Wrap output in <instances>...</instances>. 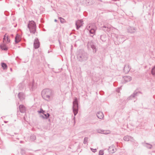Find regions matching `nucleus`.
<instances>
[{"mask_svg":"<svg viewBox=\"0 0 155 155\" xmlns=\"http://www.w3.org/2000/svg\"><path fill=\"white\" fill-rule=\"evenodd\" d=\"M78 60L80 62L87 61L88 58L87 54L82 50H80L78 52L77 54Z\"/></svg>","mask_w":155,"mask_h":155,"instance_id":"1","label":"nucleus"},{"mask_svg":"<svg viewBox=\"0 0 155 155\" xmlns=\"http://www.w3.org/2000/svg\"><path fill=\"white\" fill-rule=\"evenodd\" d=\"M52 91L49 89H45L41 92V96L43 98L47 101L50 100L51 96L52 95Z\"/></svg>","mask_w":155,"mask_h":155,"instance_id":"2","label":"nucleus"},{"mask_svg":"<svg viewBox=\"0 0 155 155\" xmlns=\"http://www.w3.org/2000/svg\"><path fill=\"white\" fill-rule=\"evenodd\" d=\"M28 27L31 33L33 34H35L36 31V23L34 21H30L28 25Z\"/></svg>","mask_w":155,"mask_h":155,"instance_id":"3","label":"nucleus"},{"mask_svg":"<svg viewBox=\"0 0 155 155\" xmlns=\"http://www.w3.org/2000/svg\"><path fill=\"white\" fill-rule=\"evenodd\" d=\"M73 111L74 116H76L78 111V103L77 98L75 97L73 102Z\"/></svg>","mask_w":155,"mask_h":155,"instance_id":"4","label":"nucleus"},{"mask_svg":"<svg viewBox=\"0 0 155 155\" xmlns=\"http://www.w3.org/2000/svg\"><path fill=\"white\" fill-rule=\"evenodd\" d=\"M87 29L88 30L90 34H93V35H91V37L95 34L97 28L95 24L93 23L88 25L86 27Z\"/></svg>","mask_w":155,"mask_h":155,"instance_id":"5","label":"nucleus"},{"mask_svg":"<svg viewBox=\"0 0 155 155\" xmlns=\"http://www.w3.org/2000/svg\"><path fill=\"white\" fill-rule=\"evenodd\" d=\"M87 47L88 49L91 48L93 49V52L94 53H96L97 50V48L95 45V43L92 41H90L88 42Z\"/></svg>","mask_w":155,"mask_h":155,"instance_id":"6","label":"nucleus"},{"mask_svg":"<svg viewBox=\"0 0 155 155\" xmlns=\"http://www.w3.org/2000/svg\"><path fill=\"white\" fill-rule=\"evenodd\" d=\"M139 94H142V93L140 91H137V90H135L134 91V93L127 98V100H132L133 98L138 96Z\"/></svg>","mask_w":155,"mask_h":155,"instance_id":"7","label":"nucleus"},{"mask_svg":"<svg viewBox=\"0 0 155 155\" xmlns=\"http://www.w3.org/2000/svg\"><path fill=\"white\" fill-rule=\"evenodd\" d=\"M40 43L38 38H35L34 42V47L35 49H37L40 47Z\"/></svg>","mask_w":155,"mask_h":155,"instance_id":"8","label":"nucleus"},{"mask_svg":"<svg viewBox=\"0 0 155 155\" xmlns=\"http://www.w3.org/2000/svg\"><path fill=\"white\" fill-rule=\"evenodd\" d=\"M83 21L81 20H78L76 22L75 25L77 30H78L83 25Z\"/></svg>","mask_w":155,"mask_h":155,"instance_id":"9","label":"nucleus"},{"mask_svg":"<svg viewBox=\"0 0 155 155\" xmlns=\"http://www.w3.org/2000/svg\"><path fill=\"white\" fill-rule=\"evenodd\" d=\"M18 97L21 101H22L25 99V95L23 92H19L18 94Z\"/></svg>","mask_w":155,"mask_h":155,"instance_id":"10","label":"nucleus"},{"mask_svg":"<svg viewBox=\"0 0 155 155\" xmlns=\"http://www.w3.org/2000/svg\"><path fill=\"white\" fill-rule=\"evenodd\" d=\"M19 110L20 112L22 113H24L25 111V107L22 104L20 105L19 106Z\"/></svg>","mask_w":155,"mask_h":155,"instance_id":"11","label":"nucleus"},{"mask_svg":"<svg viewBox=\"0 0 155 155\" xmlns=\"http://www.w3.org/2000/svg\"><path fill=\"white\" fill-rule=\"evenodd\" d=\"M125 83L130 81L132 80L131 77L130 76H125L123 77Z\"/></svg>","mask_w":155,"mask_h":155,"instance_id":"12","label":"nucleus"},{"mask_svg":"<svg viewBox=\"0 0 155 155\" xmlns=\"http://www.w3.org/2000/svg\"><path fill=\"white\" fill-rule=\"evenodd\" d=\"M128 32L130 33H134L135 32V29L133 27H129L127 28Z\"/></svg>","mask_w":155,"mask_h":155,"instance_id":"13","label":"nucleus"},{"mask_svg":"<svg viewBox=\"0 0 155 155\" xmlns=\"http://www.w3.org/2000/svg\"><path fill=\"white\" fill-rule=\"evenodd\" d=\"M97 116L98 118L101 119H102L104 117L103 113L100 111L97 113Z\"/></svg>","mask_w":155,"mask_h":155,"instance_id":"14","label":"nucleus"},{"mask_svg":"<svg viewBox=\"0 0 155 155\" xmlns=\"http://www.w3.org/2000/svg\"><path fill=\"white\" fill-rule=\"evenodd\" d=\"M130 68L129 65H125L124 69V72L126 74L127 73L130 71Z\"/></svg>","mask_w":155,"mask_h":155,"instance_id":"15","label":"nucleus"},{"mask_svg":"<svg viewBox=\"0 0 155 155\" xmlns=\"http://www.w3.org/2000/svg\"><path fill=\"white\" fill-rule=\"evenodd\" d=\"M101 29L105 32H108L110 30V27L104 26L101 28Z\"/></svg>","mask_w":155,"mask_h":155,"instance_id":"16","label":"nucleus"},{"mask_svg":"<svg viewBox=\"0 0 155 155\" xmlns=\"http://www.w3.org/2000/svg\"><path fill=\"white\" fill-rule=\"evenodd\" d=\"M0 47L2 50L4 51H7L8 49L6 45L4 44L1 45H0Z\"/></svg>","mask_w":155,"mask_h":155,"instance_id":"17","label":"nucleus"},{"mask_svg":"<svg viewBox=\"0 0 155 155\" xmlns=\"http://www.w3.org/2000/svg\"><path fill=\"white\" fill-rule=\"evenodd\" d=\"M100 39L103 42L106 41V37L105 35H101Z\"/></svg>","mask_w":155,"mask_h":155,"instance_id":"18","label":"nucleus"},{"mask_svg":"<svg viewBox=\"0 0 155 155\" xmlns=\"http://www.w3.org/2000/svg\"><path fill=\"white\" fill-rule=\"evenodd\" d=\"M109 151L112 153H114L116 151V149L115 148H113L112 147H109Z\"/></svg>","mask_w":155,"mask_h":155,"instance_id":"19","label":"nucleus"},{"mask_svg":"<svg viewBox=\"0 0 155 155\" xmlns=\"http://www.w3.org/2000/svg\"><path fill=\"white\" fill-rule=\"evenodd\" d=\"M1 65L3 70H5L7 68V66L6 64L4 62L1 63Z\"/></svg>","mask_w":155,"mask_h":155,"instance_id":"20","label":"nucleus"},{"mask_svg":"<svg viewBox=\"0 0 155 155\" xmlns=\"http://www.w3.org/2000/svg\"><path fill=\"white\" fill-rule=\"evenodd\" d=\"M19 36L17 35L15 37V42L16 44L18 43L20 41V40L19 38Z\"/></svg>","mask_w":155,"mask_h":155,"instance_id":"21","label":"nucleus"},{"mask_svg":"<svg viewBox=\"0 0 155 155\" xmlns=\"http://www.w3.org/2000/svg\"><path fill=\"white\" fill-rule=\"evenodd\" d=\"M36 139V137L35 135L34 134L31 135L30 137V140L31 141H34Z\"/></svg>","mask_w":155,"mask_h":155,"instance_id":"22","label":"nucleus"},{"mask_svg":"<svg viewBox=\"0 0 155 155\" xmlns=\"http://www.w3.org/2000/svg\"><path fill=\"white\" fill-rule=\"evenodd\" d=\"M151 73L153 75H155V65L151 70Z\"/></svg>","mask_w":155,"mask_h":155,"instance_id":"23","label":"nucleus"},{"mask_svg":"<svg viewBox=\"0 0 155 155\" xmlns=\"http://www.w3.org/2000/svg\"><path fill=\"white\" fill-rule=\"evenodd\" d=\"M130 136H126L124 137V140L125 141H129V140Z\"/></svg>","mask_w":155,"mask_h":155,"instance_id":"24","label":"nucleus"},{"mask_svg":"<svg viewBox=\"0 0 155 155\" xmlns=\"http://www.w3.org/2000/svg\"><path fill=\"white\" fill-rule=\"evenodd\" d=\"M97 132L99 133H103L104 134H108L109 133V131H108V132H105V131H104V130H101L100 131H99V130H98L97 131Z\"/></svg>","mask_w":155,"mask_h":155,"instance_id":"25","label":"nucleus"},{"mask_svg":"<svg viewBox=\"0 0 155 155\" xmlns=\"http://www.w3.org/2000/svg\"><path fill=\"white\" fill-rule=\"evenodd\" d=\"M45 117V119H48L50 117V114L48 113H47V114H45L44 113V114H43Z\"/></svg>","mask_w":155,"mask_h":155,"instance_id":"26","label":"nucleus"},{"mask_svg":"<svg viewBox=\"0 0 155 155\" xmlns=\"http://www.w3.org/2000/svg\"><path fill=\"white\" fill-rule=\"evenodd\" d=\"M29 87L30 88H31L32 89V90L33 91V90L34 89V88L33 87V83L32 82L30 83L29 84Z\"/></svg>","mask_w":155,"mask_h":155,"instance_id":"27","label":"nucleus"},{"mask_svg":"<svg viewBox=\"0 0 155 155\" xmlns=\"http://www.w3.org/2000/svg\"><path fill=\"white\" fill-rule=\"evenodd\" d=\"M38 113H42V114H44V113L45 112V111L43 110L42 108H41L40 109V110H38Z\"/></svg>","mask_w":155,"mask_h":155,"instance_id":"28","label":"nucleus"},{"mask_svg":"<svg viewBox=\"0 0 155 155\" xmlns=\"http://www.w3.org/2000/svg\"><path fill=\"white\" fill-rule=\"evenodd\" d=\"M148 145V146H146V147L148 148V149H151V148H152V145L150 144H149V143H146Z\"/></svg>","mask_w":155,"mask_h":155,"instance_id":"29","label":"nucleus"},{"mask_svg":"<svg viewBox=\"0 0 155 155\" xmlns=\"http://www.w3.org/2000/svg\"><path fill=\"white\" fill-rule=\"evenodd\" d=\"M88 138L87 137H85L84 138L83 143L84 144H86L87 143L88 141Z\"/></svg>","mask_w":155,"mask_h":155,"instance_id":"30","label":"nucleus"},{"mask_svg":"<svg viewBox=\"0 0 155 155\" xmlns=\"http://www.w3.org/2000/svg\"><path fill=\"white\" fill-rule=\"evenodd\" d=\"M59 19L60 20V22L62 23H64V19L61 18V17H59Z\"/></svg>","mask_w":155,"mask_h":155,"instance_id":"31","label":"nucleus"},{"mask_svg":"<svg viewBox=\"0 0 155 155\" xmlns=\"http://www.w3.org/2000/svg\"><path fill=\"white\" fill-rule=\"evenodd\" d=\"M131 142H134L135 140L133 137L130 136V138H129V140Z\"/></svg>","mask_w":155,"mask_h":155,"instance_id":"32","label":"nucleus"},{"mask_svg":"<svg viewBox=\"0 0 155 155\" xmlns=\"http://www.w3.org/2000/svg\"><path fill=\"white\" fill-rule=\"evenodd\" d=\"M21 154L23 155L25 153V150L23 149H21Z\"/></svg>","mask_w":155,"mask_h":155,"instance_id":"33","label":"nucleus"},{"mask_svg":"<svg viewBox=\"0 0 155 155\" xmlns=\"http://www.w3.org/2000/svg\"><path fill=\"white\" fill-rule=\"evenodd\" d=\"M104 151L102 150H101L99 151V155H104Z\"/></svg>","mask_w":155,"mask_h":155,"instance_id":"34","label":"nucleus"},{"mask_svg":"<svg viewBox=\"0 0 155 155\" xmlns=\"http://www.w3.org/2000/svg\"><path fill=\"white\" fill-rule=\"evenodd\" d=\"M7 41H6L8 43L10 42V40L9 39V37L8 36H6Z\"/></svg>","mask_w":155,"mask_h":155,"instance_id":"35","label":"nucleus"},{"mask_svg":"<svg viewBox=\"0 0 155 155\" xmlns=\"http://www.w3.org/2000/svg\"><path fill=\"white\" fill-rule=\"evenodd\" d=\"M4 14L6 16H8L9 15V12L7 11H5L4 12Z\"/></svg>","mask_w":155,"mask_h":155,"instance_id":"36","label":"nucleus"},{"mask_svg":"<svg viewBox=\"0 0 155 155\" xmlns=\"http://www.w3.org/2000/svg\"><path fill=\"white\" fill-rule=\"evenodd\" d=\"M91 150H92V151L94 153L95 152L97 151V150L96 149H94L91 148Z\"/></svg>","mask_w":155,"mask_h":155,"instance_id":"37","label":"nucleus"},{"mask_svg":"<svg viewBox=\"0 0 155 155\" xmlns=\"http://www.w3.org/2000/svg\"><path fill=\"white\" fill-rule=\"evenodd\" d=\"M100 93L101 95H103L104 94V92L103 91H101L100 92Z\"/></svg>","mask_w":155,"mask_h":155,"instance_id":"38","label":"nucleus"},{"mask_svg":"<svg viewBox=\"0 0 155 155\" xmlns=\"http://www.w3.org/2000/svg\"><path fill=\"white\" fill-rule=\"evenodd\" d=\"M40 117L42 118L43 119H45V117L43 115H41L40 116Z\"/></svg>","mask_w":155,"mask_h":155,"instance_id":"39","label":"nucleus"},{"mask_svg":"<svg viewBox=\"0 0 155 155\" xmlns=\"http://www.w3.org/2000/svg\"><path fill=\"white\" fill-rule=\"evenodd\" d=\"M6 39V37H4V38H3V41L5 40Z\"/></svg>","mask_w":155,"mask_h":155,"instance_id":"40","label":"nucleus"},{"mask_svg":"<svg viewBox=\"0 0 155 155\" xmlns=\"http://www.w3.org/2000/svg\"><path fill=\"white\" fill-rule=\"evenodd\" d=\"M58 42H59V44L60 45V46L61 45V42L59 40H58Z\"/></svg>","mask_w":155,"mask_h":155,"instance_id":"41","label":"nucleus"},{"mask_svg":"<svg viewBox=\"0 0 155 155\" xmlns=\"http://www.w3.org/2000/svg\"><path fill=\"white\" fill-rule=\"evenodd\" d=\"M54 21L55 22H56L57 21H58L56 19H54Z\"/></svg>","mask_w":155,"mask_h":155,"instance_id":"42","label":"nucleus"},{"mask_svg":"<svg viewBox=\"0 0 155 155\" xmlns=\"http://www.w3.org/2000/svg\"><path fill=\"white\" fill-rule=\"evenodd\" d=\"M6 34H5V35H4V37H6Z\"/></svg>","mask_w":155,"mask_h":155,"instance_id":"43","label":"nucleus"},{"mask_svg":"<svg viewBox=\"0 0 155 155\" xmlns=\"http://www.w3.org/2000/svg\"><path fill=\"white\" fill-rule=\"evenodd\" d=\"M10 70H11V71H12V68H10Z\"/></svg>","mask_w":155,"mask_h":155,"instance_id":"44","label":"nucleus"},{"mask_svg":"<svg viewBox=\"0 0 155 155\" xmlns=\"http://www.w3.org/2000/svg\"><path fill=\"white\" fill-rule=\"evenodd\" d=\"M117 92H119V91L118 90H117Z\"/></svg>","mask_w":155,"mask_h":155,"instance_id":"45","label":"nucleus"},{"mask_svg":"<svg viewBox=\"0 0 155 155\" xmlns=\"http://www.w3.org/2000/svg\"><path fill=\"white\" fill-rule=\"evenodd\" d=\"M75 117H74V118H73V119L74 120H75Z\"/></svg>","mask_w":155,"mask_h":155,"instance_id":"46","label":"nucleus"},{"mask_svg":"<svg viewBox=\"0 0 155 155\" xmlns=\"http://www.w3.org/2000/svg\"><path fill=\"white\" fill-rule=\"evenodd\" d=\"M48 121H50V119H49V120H48Z\"/></svg>","mask_w":155,"mask_h":155,"instance_id":"47","label":"nucleus"},{"mask_svg":"<svg viewBox=\"0 0 155 155\" xmlns=\"http://www.w3.org/2000/svg\"><path fill=\"white\" fill-rule=\"evenodd\" d=\"M22 142V141H21L20 142V143H21Z\"/></svg>","mask_w":155,"mask_h":155,"instance_id":"48","label":"nucleus"}]
</instances>
